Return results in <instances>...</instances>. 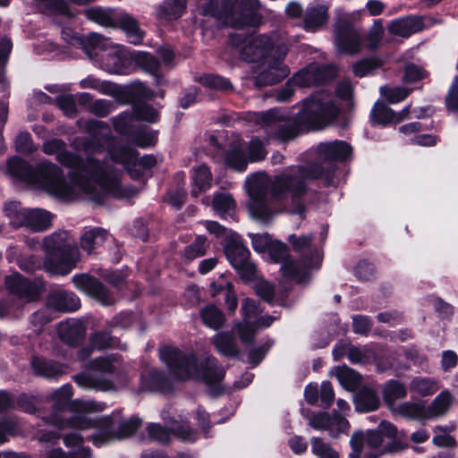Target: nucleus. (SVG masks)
Listing matches in <instances>:
<instances>
[{"mask_svg": "<svg viewBox=\"0 0 458 458\" xmlns=\"http://www.w3.org/2000/svg\"><path fill=\"white\" fill-rule=\"evenodd\" d=\"M245 143L237 139L225 157L226 164L232 168L243 171L248 162L261 160L267 155L263 143L259 139H252L248 146V152H245Z\"/></svg>", "mask_w": 458, "mask_h": 458, "instance_id": "nucleus-18", "label": "nucleus"}, {"mask_svg": "<svg viewBox=\"0 0 458 458\" xmlns=\"http://www.w3.org/2000/svg\"><path fill=\"white\" fill-rule=\"evenodd\" d=\"M211 293L213 296L222 292H225V304L231 312H234L238 306L237 297L233 292V284L226 278L225 274H221L218 278L214 281L211 285Z\"/></svg>", "mask_w": 458, "mask_h": 458, "instance_id": "nucleus-36", "label": "nucleus"}, {"mask_svg": "<svg viewBox=\"0 0 458 458\" xmlns=\"http://www.w3.org/2000/svg\"><path fill=\"white\" fill-rule=\"evenodd\" d=\"M4 213L14 227H27L33 232H43L49 229L54 218L53 214L43 208H26L19 202H8L4 206Z\"/></svg>", "mask_w": 458, "mask_h": 458, "instance_id": "nucleus-12", "label": "nucleus"}, {"mask_svg": "<svg viewBox=\"0 0 458 458\" xmlns=\"http://www.w3.org/2000/svg\"><path fill=\"white\" fill-rule=\"evenodd\" d=\"M425 28L424 20L421 17L407 16L392 21L388 25L391 34L407 38Z\"/></svg>", "mask_w": 458, "mask_h": 458, "instance_id": "nucleus-30", "label": "nucleus"}, {"mask_svg": "<svg viewBox=\"0 0 458 458\" xmlns=\"http://www.w3.org/2000/svg\"><path fill=\"white\" fill-rule=\"evenodd\" d=\"M324 171L318 165L293 168L269 182L267 175L256 174L247 181L248 192L250 197L249 211L250 216L261 222L268 223L275 215L270 207V196L276 199L291 201L290 211L302 215L305 206L300 202L305 193L307 180L323 176Z\"/></svg>", "mask_w": 458, "mask_h": 458, "instance_id": "nucleus-2", "label": "nucleus"}, {"mask_svg": "<svg viewBox=\"0 0 458 458\" xmlns=\"http://www.w3.org/2000/svg\"><path fill=\"white\" fill-rule=\"evenodd\" d=\"M169 429L159 424L152 423L148 426V433L149 437L158 443H167L171 438V432L185 442H193L197 438V434L188 424L181 418H172L166 421Z\"/></svg>", "mask_w": 458, "mask_h": 458, "instance_id": "nucleus-19", "label": "nucleus"}, {"mask_svg": "<svg viewBox=\"0 0 458 458\" xmlns=\"http://www.w3.org/2000/svg\"><path fill=\"white\" fill-rule=\"evenodd\" d=\"M384 34V27L381 20H376L370 28L365 40V47L369 49H375L378 47Z\"/></svg>", "mask_w": 458, "mask_h": 458, "instance_id": "nucleus-54", "label": "nucleus"}, {"mask_svg": "<svg viewBox=\"0 0 458 458\" xmlns=\"http://www.w3.org/2000/svg\"><path fill=\"white\" fill-rule=\"evenodd\" d=\"M310 445L311 452L318 458H340L338 452L319 437H312Z\"/></svg>", "mask_w": 458, "mask_h": 458, "instance_id": "nucleus-49", "label": "nucleus"}, {"mask_svg": "<svg viewBox=\"0 0 458 458\" xmlns=\"http://www.w3.org/2000/svg\"><path fill=\"white\" fill-rule=\"evenodd\" d=\"M446 106L451 111H458V78H456L446 97Z\"/></svg>", "mask_w": 458, "mask_h": 458, "instance_id": "nucleus-64", "label": "nucleus"}, {"mask_svg": "<svg viewBox=\"0 0 458 458\" xmlns=\"http://www.w3.org/2000/svg\"><path fill=\"white\" fill-rule=\"evenodd\" d=\"M86 14L89 20L104 27L116 28L119 24L131 44L139 45L142 42L144 32L130 14L117 15L114 10L102 8L89 9Z\"/></svg>", "mask_w": 458, "mask_h": 458, "instance_id": "nucleus-13", "label": "nucleus"}, {"mask_svg": "<svg viewBox=\"0 0 458 458\" xmlns=\"http://www.w3.org/2000/svg\"><path fill=\"white\" fill-rule=\"evenodd\" d=\"M352 153L351 145L343 140L323 142L318 146V154L323 161H345Z\"/></svg>", "mask_w": 458, "mask_h": 458, "instance_id": "nucleus-26", "label": "nucleus"}, {"mask_svg": "<svg viewBox=\"0 0 458 458\" xmlns=\"http://www.w3.org/2000/svg\"><path fill=\"white\" fill-rule=\"evenodd\" d=\"M132 56L133 70L136 65H139L146 72L154 75L157 74L159 63L153 55L144 52H132Z\"/></svg>", "mask_w": 458, "mask_h": 458, "instance_id": "nucleus-48", "label": "nucleus"}, {"mask_svg": "<svg viewBox=\"0 0 458 458\" xmlns=\"http://www.w3.org/2000/svg\"><path fill=\"white\" fill-rule=\"evenodd\" d=\"M284 44H276L267 35L250 37L242 42L241 58L246 62L259 63L256 82L259 85L275 84L289 74L283 60L287 54Z\"/></svg>", "mask_w": 458, "mask_h": 458, "instance_id": "nucleus-4", "label": "nucleus"}, {"mask_svg": "<svg viewBox=\"0 0 458 458\" xmlns=\"http://www.w3.org/2000/svg\"><path fill=\"white\" fill-rule=\"evenodd\" d=\"M76 288L103 305H111L114 299L106 288L96 279L87 275H76L72 277Z\"/></svg>", "mask_w": 458, "mask_h": 458, "instance_id": "nucleus-24", "label": "nucleus"}, {"mask_svg": "<svg viewBox=\"0 0 458 458\" xmlns=\"http://www.w3.org/2000/svg\"><path fill=\"white\" fill-rule=\"evenodd\" d=\"M379 398L376 392L369 387L362 388L355 397V405L359 411H375L379 407Z\"/></svg>", "mask_w": 458, "mask_h": 458, "instance_id": "nucleus-40", "label": "nucleus"}, {"mask_svg": "<svg viewBox=\"0 0 458 458\" xmlns=\"http://www.w3.org/2000/svg\"><path fill=\"white\" fill-rule=\"evenodd\" d=\"M88 129L91 133V137L83 142V148L90 154L99 155L104 144L108 141L109 129L99 121L89 122Z\"/></svg>", "mask_w": 458, "mask_h": 458, "instance_id": "nucleus-27", "label": "nucleus"}, {"mask_svg": "<svg viewBox=\"0 0 458 458\" xmlns=\"http://www.w3.org/2000/svg\"><path fill=\"white\" fill-rule=\"evenodd\" d=\"M191 177L192 182V196L197 197L199 194L210 189L213 175L208 166L206 165L202 164L198 166H194L191 170Z\"/></svg>", "mask_w": 458, "mask_h": 458, "instance_id": "nucleus-33", "label": "nucleus"}, {"mask_svg": "<svg viewBox=\"0 0 458 458\" xmlns=\"http://www.w3.org/2000/svg\"><path fill=\"white\" fill-rule=\"evenodd\" d=\"M49 308L62 311H73L80 308V299L73 293L65 291L53 292L47 300Z\"/></svg>", "mask_w": 458, "mask_h": 458, "instance_id": "nucleus-32", "label": "nucleus"}, {"mask_svg": "<svg viewBox=\"0 0 458 458\" xmlns=\"http://www.w3.org/2000/svg\"><path fill=\"white\" fill-rule=\"evenodd\" d=\"M249 236L251 240L254 250L259 253L267 251L273 242L270 235L267 233H249Z\"/></svg>", "mask_w": 458, "mask_h": 458, "instance_id": "nucleus-60", "label": "nucleus"}, {"mask_svg": "<svg viewBox=\"0 0 458 458\" xmlns=\"http://www.w3.org/2000/svg\"><path fill=\"white\" fill-rule=\"evenodd\" d=\"M406 394L407 390L404 385L395 380L387 382L383 389L384 400L390 411L393 407H396L399 404L397 401L403 399Z\"/></svg>", "mask_w": 458, "mask_h": 458, "instance_id": "nucleus-41", "label": "nucleus"}, {"mask_svg": "<svg viewBox=\"0 0 458 458\" xmlns=\"http://www.w3.org/2000/svg\"><path fill=\"white\" fill-rule=\"evenodd\" d=\"M88 43L94 52L88 51L89 57L103 70L114 74H129L133 71L132 53L125 47L114 44L98 33L89 34Z\"/></svg>", "mask_w": 458, "mask_h": 458, "instance_id": "nucleus-9", "label": "nucleus"}, {"mask_svg": "<svg viewBox=\"0 0 458 458\" xmlns=\"http://www.w3.org/2000/svg\"><path fill=\"white\" fill-rule=\"evenodd\" d=\"M5 284L10 292L26 298L28 301L35 300L41 287L39 284L30 283L18 273L8 276L5 279Z\"/></svg>", "mask_w": 458, "mask_h": 458, "instance_id": "nucleus-28", "label": "nucleus"}, {"mask_svg": "<svg viewBox=\"0 0 458 458\" xmlns=\"http://www.w3.org/2000/svg\"><path fill=\"white\" fill-rule=\"evenodd\" d=\"M328 5L325 3L314 2L306 9L304 28L308 31H315L323 27L328 20Z\"/></svg>", "mask_w": 458, "mask_h": 458, "instance_id": "nucleus-29", "label": "nucleus"}, {"mask_svg": "<svg viewBox=\"0 0 458 458\" xmlns=\"http://www.w3.org/2000/svg\"><path fill=\"white\" fill-rule=\"evenodd\" d=\"M160 359L166 364L171 377L179 380L194 378L211 387L225 377L224 368L218 365L214 357L198 360L193 352H185L167 345L160 350Z\"/></svg>", "mask_w": 458, "mask_h": 458, "instance_id": "nucleus-5", "label": "nucleus"}, {"mask_svg": "<svg viewBox=\"0 0 458 458\" xmlns=\"http://www.w3.org/2000/svg\"><path fill=\"white\" fill-rule=\"evenodd\" d=\"M91 371L82 372L74 377L75 382L84 389L100 391L116 390L119 386L107 376L111 374L114 366L110 358L95 359L90 363Z\"/></svg>", "mask_w": 458, "mask_h": 458, "instance_id": "nucleus-15", "label": "nucleus"}, {"mask_svg": "<svg viewBox=\"0 0 458 458\" xmlns=\"http://www.w3.org/2000/svg\"><path fill=\"white\" fill-rule=\"evenodd\" d=\"M289 242L293 245L294 250L302 255L301 264H297L303 275V280L309 271L313 268L319 267L322 256L319 250L311 244V237L310 235L292 234L289 236Z\"/></svg>", "mask_w": 458, "mask_h": 458, "instance_id": "nucleus-20", "label": "nucleus"}, {"mask_svg": "<svg viewBox=\"0 0 458 458\" xmlns=\"http://www.w3.org/2000/svg\"><path fill=\"white\" fill-rule=\"evenodd\" d=\"M200 317L203 323L212 329H218L225 323L223 312L212 304L207 305L200 310Z\"/></svg>", "mask_w": 458, "mask_h": 458, "instance_id": "nucleus-46", "label": "nucleus"}, {"mask_svg": "<svg viewBox=\"0 0 458 458\" xmlns=\"http://www.w3.org/2000/svg\"><path fill=\"white\" fill-rule=\"evenodd\" d=\"M438 389V382L431 377H416L410 384L411 392L420 396L431 395Z\"/></svg>", "mask_w": 458, "mask_h": 458, "instance_id": "nucleus-44", "label": "nucleus"}, {"mask_svg": "<svg viewBox=\"0 0 458 458\" xmlns=\"http://www.w3.org/2000/svg\"><path fill=\"white\" fill-rule=\"evenodd\" d=\"M275 318L261 315V310L256 301L250 298L243 300L242 304V320L233 327L240 341L243 344H250L256 331L261 327H269Z\"/></svg>", "mask_w": 458, "mask_h": 458, "instance_id": "nucleus-14", "label": "nucleus"}, {"mask_svg": "<svg viewBox=\"0 0 458 458\" xmlns=\"http://www.w3.org/2000/svg\"><path fill=\"white\" fill-rule=\"evenodd\" d=\"M334 69L311 64L296 72L277 96L279 101H286L293 94V87L305 88L326 82L334 76Z\"/></svg>", "mask_w": 458, "mask_h": 458, "instance_id": "nucleus-16", "label": "nucleus"}, {"mask_svg": "<svg viewBox=\"0 0 458 458\" xmlns=\"http://www.w3.org/2000/svg\"><path fill=\"white\" fill-rule=\"evenodd\" d=\"M261 4L259 0H214L204 6V15H211L223 24L231 27H242L244 16L259 11Z\"/></svg>", "mask_w": 458, "mask_h": 458, "instance_id": "nucleus-11", "label": "nucleus"}, {"mask_svg": "<svg viewBox=\"0 0 458 458\" xmlns=\"http://www.w3.org/2000/svg\"><path fill=\"white\" fill-rule=\"evenodd\" d=\"M158 116V112L156 108L146 103H141L134 106L131 114L123 113L117 116L114 121V126L119 133L129 134L134 121L156 123Z\"/></svg>", "mask_w": 458, "mask_h": 458, "instance_id": "nucleus-21", "label": "nucleus"}, {"mask_svg": "<svg viewBox=\"0 0 458 458\" xmlns=\"http://www.w3.org/2000/svg\"><path fill=\"white\" fill-rule=\"evenodd\" d=\"M207 245L205 237L198 236L192 244L185 248L183 257L187 261H191L205 255Z\"/></svg>", "mask_w": 458, "mask_h": 458, "instance_id": "nucleus-55", "label": "nucleus"}, {"mask_svg": "<svg viewBox=\"0 0 458 458\" xmlns=\"http://www.w3.org/2000/svg\"><path fill=\"white\" fill-rule=\"evenodd\" d=\"M391 411L412 420L428 419L427 410L421 404L411 402L399 403Z\"/></svg>", "mask_w": 458, "mask_h": 458, "instance_id": "nucleus-42", "label": "nucleus"}, {"mask_svg": "<svg viewBox=\"0 0 458 458\" xmlns=\"http://www.w3.org/2000/svg\"><path fill=\"white\" fill-rule=\"evenodd\" d=\"M34 372L41 377L52 378L63 373L62 368L52 362L40 358H34L31 361Z\"/></svg>", "mask_w": 458, "mask_h": 458, "instance_id": "nucleus-45", "label": "nucleus"}, {"mask_svg": "<svg viewBox=\"0 0 458 458\" xmlns=\"http://www.w3.org/2000/svg\"><path fill=\"white\" fill-rule=\"evenodd\" d=\"M235 204L232 196L228 193H216L213 199V208L220 216L230 214L234 209Z\"/></svg>", "mask_w": 458, "mask_h": 458, "instance_id": "nucleus-53", "label": "nucleus"}, {"mask_svg": "<svg viewBox=\"0 0 458 458\" xmlns=\"http://www.w3.org/2000/svg\"><path fill=\"white\" fill-rule=\"evenodd\" d=\"M74 414L67 417L64 414H54L49 423L58 429L70 428L72 432L64 436V445L71 449L67 454L60 447L48 451L46 458H90V449L83 445V439L89 436L82 434L88 429L97 427L98 420L89 416L90 412L101 411L105 404L92 400H76L71 404Z\"/></svg>", "mask_w": 458, "mask_h": 458, "instance_id": "nucleus-3", "label": "nucleus"}, {"mask_svg": "<svg viewBox=\"0 0 458 458\" xmlns=\"http://www.w3.org/2000/svg\"><path fill=\"white\" fill-rule=\"evenodd\" d=\"M165 378L162 372L149 369L141 376L140 387L145 391H159L165 387Z\"/></svg>", "mask_w": 458, "mask_h": 458, "instance_id": "nucleus-43", "label": "nucleus"}, {"mask_svg": "<svg viewBox=\"0 0 458 458\" xmlns=\"http://www.w3.org/2000/svg\"><path fill=\"white\" fill-rule=\"evenodd\" d=\"M363 40L357 29L352 26H344L336 30L335 46L337 51L353 55L362 48Z\"/></svg>", "mask_w": 458, "mask_h": 458, "instance_id": "nucleus-25", "label": "nucleus"}, {"mask_svg": "<svg viewBox=\"0 0 458 458\" xmlns=\"http://www.w3.org/2000/svg\"><path fill=\"white\" fill-rule=\"evenodd\" d=\"M381 65L382 62L377 58H364L352 65V71L356 76L364 77L372 74Z\"/></svg>", "mask_w": 458, "mask_h": 458, "instance_id": "nucleus-50", "label": "nucleus"}, {"mask_svg": "<svg viewBox=\"0 0 458 458\" xmlns=\"http://www.w3.org/2000/svg\"><path fill=\"white\" fill-rule=\"evenodd\" d=\"M267 250L273 261L282 264L280 269L285 277L298 282L303 281V275L297 263L289 259L288 248L284 243L277 241L272 242Z\"/></svg>", "mask_w": 458, "mask_h": 458, "instance_id": "nucleus-23", "label": "nucleus"}, {"mask_svg": "<svg viewBox=\"0 0 458 458\" xmlns=\"http://www.w3.org/2000/svg\"><path fill=\"white\" fill-rule=\"evenodd\" d=\"M43 151L47 155H55L57 161L67 167L74 169V171L71 174V180L69 182L65 181L67 185H72L74 181L84 174L83 169L88 165V162L92 160L98 164L101 167L100 176L108 184V188L106 191L101 194L99 199H89L95 203H102L105 200V196L107 193L114 194L115 196L123 195V191L120 187L119 177L117 171L109 168L106 161L101 163V160L98 157H88L85 161L81 160L73 153L68 151L65 148V143L58 139L49 140L43 144Z\"/></svg>", "mask_w": 458, "mask_h": 458, "instance_id": "nucleus-7", "label": "nucleus"}, {"mask_svg": "<svg viewBox=\"0 0 458 458\" xmlns=\"http://www.w3.org/2000/svg\"><path fill=\"white\" fill-rule=\"evenodd\" d=\"M426 72L415 64H407L404 71L403 81L406 83L415 82L423 79Z\"/></svg>", "mask_w": 458, "mask_h": 458, "instance_id": "nucleus-63", "label": "nucleus"}, {"mask_svg": "<svg viewBox=\"0 0 458 458\" xmlns=\"http://www.w3.org/2000/svg\"><path fill=\"white\" fill-rule=\"evenodd\" d=\"M199 82L210 89L229 91L233 89L232 83L224 77L215 74H207L199 78Z\"/></svg>", "mask_w": 458, "mask_h": 458, "instance_id": "nucleus-51", "label": "nucleus"}, {"mask_svg": "<svg viewBox=\"0 0 458 458\" xmlns=\"http://www.w3.org/2000/svg\"><path fill=\"white\" fill-rule=\"evenodd\" d=\"M339 114V108L332 98L325 92H318L304 100L301 109L293 121L281 122L276 127V135L281 140L296 137L303 127L318 129L331 123Z\"/></svg>", "mask_w": 458, "mask_h": 458, "instance_id": "nucleus-6", "label": "nucleus"}, {"mask_svg": "<svg viewBox=\"0 0 458 458\" xmlns=\"http://www.w3.org/2000/svg\"><path fill=\"white\" fill-rule=\"evenodd\" d=\"M83 171L84 174L72 185H67L63 170L54 163L42 162L33 168L19 157L8 161V172L13 176L61 200L99 199L101 194L109 189L100 176L101 167L90 160Z\"/></svg>", "mask_w": 458, "mask_h": 458, "instance_id": "nucleus-1", "label": "nucleus"}, {"mask_svg": "<svg viewBox=\"0 0 458 458\" xmlns=\"http://www.w3.org/2000/svg\"><path fill=\"white\" fill-rule=\"evenodd\" d=\"M107 154L108 157H105L101 163L106 161L109 168L117 171L120 187L123 195L115 196L114 194L107 193L105 196V199L109 195L115 198H123L131 194V190H126L123 188L121 182V170L115 167V165H123V167L128 171L132 178H138L140 175H143L146 170L152 168L157 164V159L155 157L151 155H146L140 158H138L137 152L134 149L123 146L108 145Z\"/></svg>", "mask_w": 458, "mask_h": 458, "instance_id": "nucleus-10", "label": "nucleus"}, {"mask_svg": "<svg viewBox=\"0 0 458 458\" xmlns=\"http://www.w3.org/2000/svg\"><path fill=\"white\" fill-rule=\"evenodd\" d=\"M309 424L317 430L327 431L332 438H338L350 429L349 421L336 411H333L331 415L318 412L309 418Z\"/></svg>", "mask_w": 458, "mask_h": 458, "instance_id": "nucleus-22", "label": "nucleus"}, {"mask_svg": "<svg viewBox=\"0 0 458 458\" xmlns=\"http://www.w3.org/2000/svg\"><path fill=\"white\" fill-rule=\"evenodd\" d=\"M72 395V386L64 385L51 394V399L54 402V404L56 407V409H61L68 403Z\"/></svg>", "mask_w": 458, "mask_h": 458, "instance_id": "nucleus-56", "label": "nucleus"}, {"mask_svg": "<svg viewBox=\"0 0 458 458\" xmlns=\"http://www.w3.org/2000/svg\"><path fill=\"white\" fill-rule=\"evenodd\" d=\"M58 334L64 342L74 344L83 337L85 329L81 322L67 320L60 323Z\"/></svg>", "mask_w": 458, "mask_h": 458, "instance_id": "nucleus-38", "label": "nucleus"}, {"mask_svg": "<svg viewBox=\"0 0 458 458\" xmlns=\"http://www.w3.org/2000/svg\"><path fill=\"white\" fill-rule=\"evenodd\" d=\"M452 395L448 391L440 393L427 411L428 419L445 414L452 404Z\"/></svg>", "mask_w": 458, "mask_h": 458, "instance_id": "nucleus-47", "label": "nucleus"}, {"mask_svg": "<svg viewBox=\"0 0 458 458\" xmlns=\"http://www.w3.org/2000/svg\"><path fill=\"white\" fill-rule=\"evenodd\" d=\"M225 254L243 280L250 281L256 277V266L249 260L250 251L238 234L230 233L225 244Z\"/></svg>", "mask_w": 458, "mask_h": 458, "instance_id": "nucleus-17", "label": "nucleus"}, {"mask_svg": "<svg viewBox=\"0 0 458 458\" xmlns=\"http://www.w3.org/2000/svg\"><path fill=\"white\" fill-rule=\"evenodd\" d=\"M409 113V106L404 107L402 112L394 113L385 103L377 101L371 111V119L373 123L387 125L392 123L401 122Z\"/></svg>", "mask_w": 458, "mask_h": 458, "instance_id": "nucleus-31", "label": "nucleus"}, {"mask_svg": "<svg viewBox=\"0 0 458 458\" xmlns=\"http://www.w3.org/2000/svg\"><path fill=\"white\" fill-rule=\"evenodd\" d=\"M131 140L139 147L146 148L154 144L156 134L150 131L142 130L131 136Z\"/></svg>", "mask_w": 458, "mask_h": 458, "instance_id": "nucleus-61", "label": "nucleus"}, {"mask_svg": "<svg viewBox=\"0 0 458 458\" xmlns=\"http://www.w3.org/2000/svg\"><path fill=\"white\" fill-rule=\"evenodd\" d=\"M92 348L101 350L114 346L115 340L109 336L106 333H96L90 338Z\"/></svg>", "mask_w": 458, "mask_h": 458, "instance_id": "nucleus-62", "label": "nucleus"}, {"mask_svg": "<svg viewBox=\"0 0 458 458\" xmlns=\"http://www.w3.org/2000/svg\"><path fill=\"white\" fill-rule=\"evenodd\" d=\"M212 343L218 352L225 356H236L239 353L236 340L233 334L221 332L214 335Z\"/></svg>", "mask_w": 458, "mask_h": 458, "instance_id": "nucleus-39", "label": "nucleus"}, {"mask_svg": "<svg viewBox=\"0 0 458 458\" xmlns=\"http://www.w3.org/2000/svg\"><path fill=\"white\" fill-rule=\"evenodd\" d=\"M378 431L381 433L382 437H386L392 440L391 444L386 446L388 452H399L403 450L406 445H402L404 443L403 437L405 433L398 431L397 428L391 422L383 420L378 425Z\"/></svg>", "mask_w": 458, "mask_h": 458, "instance_id": "nucleus-35", "label": "nucleus"}, {"mask_svg": "<svg viewBox=\"0 0 458 458\" xmlns=\"http://www.w3.org/2000/svg\"><path fill=\"white\" fill-rule=\"evenodd\" d=\"M44 268L55 276L68 275L81 260L76 238L68 231H55L42 240Z\"/></svg>", "mask_w": 458, "mask_h": 458, "instance_id": "nucleus-8", "label": "nucleus"}, {"mask_svg": "<svg viewBox=\"0 0 458 458\" xmlns=\"http://www.w3.org/2000/svg\"><path fill=\"white\" fill-rule=\"evenodd\" d=\"M140 420L138 418H131L128 420L123 421L116 433L118 438H127L131 437L139 428Z\"/></svg>", "mask_w": 458, "mask_h": 458, "instance_id": "nucleus-58", "label": "nucleus"}, {"mask_svg": "<svg viewBox=\"0 0 458 458\" xmlns=\"http://www.w3.org/2000/svg\"><path fill=\"white\" fill-rule=\"evenodd\" d=\"M383 442V437L378 429L362 432V446L364 450L366 447L377 449L382 445Z\"/></svg>", "mask_w": 458, "mask_h": 458, "instance_id": "nucleus-59", "label": "nucleus"}, {"mask_svg": "<svg viewBox=\"0 0 458 458\" xmlns=\"http://www.w3.org/2000/svg\"><path fill=\"white\" fill-rule=\"evenodd\" d=\"M186 3L187 0H165L157 9V16L164 21L176 20L184 13Z\"/></svg>", "mask_w": 458, "mask_h": 458, "instance_id": "nucleus-37", "label": "nucleus"}, {"mask_svg": "<svg viewBox=\"0 0 458 458\" xmlns=\"http://www.w3.org/2000/svg\"><path fill=\"white\" fill-rule=\"evenodd\" d=\"M106 230L98 227L89 228L84 231L81 236V247L88 254H91L96 249L103 245L107 240Z\"/></svg>", "mask_w": 458, "mask_h": 458, "instance_id": "nucleus-34", "label": "nucleus"}, {"mask_svg": "<svg viewBox=\"0 0 458 458\" xmlns=\"http://www.w3.org/2000/svg\"><path fill=\"white\" fill-rule=\"evenodd\" d=\"M372 355V352L366 347H356L349 344L347 349V358L353 363L366 362Z\"/></svg>", "mask_w": 458, "mask_h": 458, "instance_id": "nucleus-57", "label": "nucleus"}, {"mask_svg": "<svg viewBox=\"0 0 458 458\" xmlns=\"http://www.w3.org/2000/svg\"><path fill=\"white\" fill-rule=\"evenodd\" d=\"M381 96L390 104H395L407 98L410 90L404 87H388L380 88Z\"/></svg>", "mask_w": 458, "mask_h": 458, "instance_id": "nucleus-52", "label": "nucleus"}]
</instances>
